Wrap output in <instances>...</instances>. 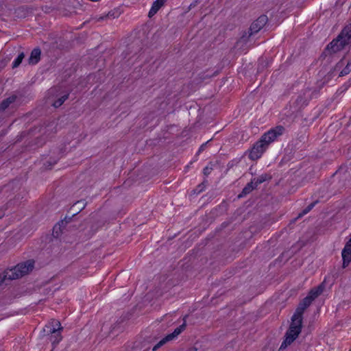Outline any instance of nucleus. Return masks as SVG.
<instances>
[{
  "label": "nucleus",
  "instance_id": "8",
  "mask_svg": "<svg viewBox=\"0 0 351 351\" xmlns=\"http://www.w3.org/2000/svg\"><path fill=\"white\" fill-rule=\"evenodd\" d=\"M181 328H176L174 331L167 335L165 337H164L162 339H161L153 348V350L155 351L158 348H159L160 346H163L165 343H166L167 341H169L172 339H173L176 337H177L178 335L181 333Z\"/></svg>",
  "mask_w": 351,
  "mask_h": 351
},
{
  "label": "nucleus",
  "instance_id": "6",
  "mask_svg": "<svg viewBox=\"0 0 351 351\" xmlns=\"http://www.w3.org/2000/svg\"><path fill=\"white\" fill-rule=\"evenodd\" d=\"M267 16L266 15H261L256 21H254L250 27V36L258 32L267 23Z\"/></svg>",
  "mask_w": 351,
  "mask_h": 351
},
{
  "label": "nucleus",
  "instance_id": "12",
  "mask_svg": "<svg viewBox=\"0 0 351 351\" xmlns=\"http://www.w3.org/2000/svg\"><path fill=\"white\" fill-rule=\"evenodd\" d=\"M16 97L15 95H12L3 100L0 104V112L5 110L8 106L15 101Z\"/></svg>",
  "mask_w": 351,
  "mask_h": 351
},
{
  "label": "nucleus",
  "instance_id": "4",
  "mask_svg": "<svg viewBox=\"0 0 351 351\" xmlns=\"http://www.w3.org/2000/svg\"><path fill=\"white\" fill-rule=\"evenodd\" d=\"M351 43V23L346 26L339 36L327 45L326 50L336 53Z\"/></svg>",
  "mask_w": 351,
  "mask_h": 351
},
{
  "label": "nucleus",
  "instance_id": "24",
  "mask_svg": "<svg viewBox=\"0 0 351 351\" xmlns=\"http://www.w3.org/2000/svg\"><path fill=\"white\" fill-rule=\"evenodd\" d=\"M345 62L343 61V60H341L336 65L335 69V70H339L341 68V66H343L344 65Z\"/></svg>",
  "mask_w": 351,
  "mask_h": 351
},
{
  "label": "nucleus",
  "instance_id": "11",
  "mask_svg": "<svg viewBox=\"0 0 351 351\" xmlns=\"http://www.w3.org/2000/svg\"><path fill=\"white\" fill-rule=\"evenodd\" d=\"M165 3V2L163 0H156L153 3L152 6L148 13V16L151 18L154 16Z\"/></svg>",
  "mask_w": 351,
  "mask_h": 351
},
{
  "label": "nucleus",
  "instance_id": "22",
  "mask_svg": "<svg viewBox=\"0 0 351 351\" xmlns=\"http://www.w3.org/2000/svg\"><path fill=\"white\" fill-rule=\"evenodd\" d=\"M64 224V221H61L60 222H59L58 224H56L54 227H53V234H56V237L58 236V231H57V229H60V227L62 225Z\"/></svg>",
  "mask_w": 351,
  "mask_h": 351
},
{
  "label": "nucleus",
  "instance_id": "20",
  "mask_svg": "<svg viewBox=\"0 0 351 351\" xmlns=\"http://www.w3.org/2000/svg\"><path fill=\"white\" fill-rule=\"evenodd\" d=\"M315 205V202L309 204L305 209L303 210L302 213L299 215V217L307 214L314 207Z\"/></svg>",
  "mask_w": 351,
  "mask_h": 351
},
{
  "label": "nucleus",
  "instance_id": "7",
  "mask_svg": "<svg viewBox=\"0 0 351 351\" xmlns=\"http://www.w3.org/2000/svg\"><path fill=\"white\" fill-rule=\"evenodd\" d=\"M343 267L346 268L351 262V238L346 243L342 252Z\"/></svg>",
  "mask_w": 351,
  "mask_h": 351
},
{
  "label": "nucleus",
  "instance_id": "13",
  "mask_svg": "<svg viewBox=\"0 0 351 351\" xmlns=\"http://www.w3.org/2000/svg\"><path fill=\"white\" fill-rule=\"evenodd\" d=\"M323 291V287L322 285H319L316 288L312 289L310 292L308 294V296H309L313 300H314L315 298H317Z\"/></svg>",
  "mask_w": 351,
  "mask_h": 351
},
{
  "label": "nucleus",
  "instance_id": "29",
  "mask_svg": "<svg viewBox=\"0 0 351 351\" xmlns=\"http://www.w3.org/2000/svg\"><path fill=\"white\" fill-rule=\"evenodd\" d=\"M200 150H203L202 146V147H200L199 151H200Z\"/></svg>",
  "mask_w": 351,
  "mask_h": 351
},
{
  "label": "nucleus",
  "instance_id": "5",
  "mask_svg": "<svg viewBox=\"0 0 351 351\" xmlns=\"http://www.w3.org/2000/svg\"><path fill=\"white\" fill-rule=\"evenodd\" d=\"M47 331L52 335L51 340L53 344H58L62 339L60 331L62 330L61 324L58 320H52L49 324L45 326Z\"/></svg>",
  "mask_w": 351,
  "mask_h": 351
},
{
  "label": "nucleus",
  "instance_id": "31",
  "mask_svg": "<svg viewBox=\"0 0 351 351\" xmlns=\"http://www.w3.org/2000/svg\"><path fill=\"white\" fill-rule=\"evenodd\" d=\"M349 351H351V348L350 349V350H349Z\"/></svg>",
  "mask_w": 351,
  "mask_h": 351
},
{
  "label": "nucleus",
  "instance_id": "28",
  "mask_svg": "<svg viewBox=\"0 0 351 351\" xmlns=\"http://www.w3.org/2000/svg\"><path fill=\"white\" fill-rule=\"evenodd\" d=\"M200 150H203L202 146V147H200L199 151H200Z\"/></svg>",
  "mask_w": 351,
  "mask_h": 351
},
{
  "label": "nucleus",
  "instance_id": "3",
  "mask_svg": "<svg viewBox=\"0 0 351 351\" xmlns=\"http://www.w3.org/2000/svg\"><path fill=\"white\" fill-rule=\"evenodd\" d=\"M298 313L295 311L291 317V323L285 334V339L280 346V349H284L293 343L301 332L303 314Z\"/></svg>",
  "mask_w": 351,
  "mask_h": 351
},
{
  "label": "nucleus",
  "instance_id": "15",
  "mask_svg": "<svg viewBox=\"0 0 351 351\" xmlns=\"http://www.w3.org/2000/svg\"><path fill=\"white\" fill-rule=\"evenodd\" d=\"M254 189H256L255 186L252 184V182L248 183L243 189L241 194L239 195V197H242L243 195H245L248 193H250L251 191H252Z\"/></svg>",
  "mask_w": 351,
  "mask_h": 351
},
{
  "label": "nucleus",
  "instance_id": "30",
  "mask_svg": "<svg viewBox=\"0 0 351 351\" xmlns=\"http://www.w3.org/2000/svg\"><path fill=\"white\" fill-rule=\"evenodd\" d=\"M165 2L167 1V0H163Z\"/></svg>",
  "mask_w": 351,
  "mask_h": 351
},
{
  "label": "nucleus",
  "instance_id": "19",
  "mask_svg": "<svg viewBox=\"0 0 351 351\" xmlns=\"http://www.w3.org/2000/svg\"><path fill=\"white\" fill-rule=\"evenodd\" d=\"M239 162V160L237 158H234V159L229 161L227 165L228 169H230L232 167H234V166H237Z\"/></svg>",
  "mask_w": 351,
  "mask_h": 351
},
{
  "label": "nucleus",
  "instance_id": "17",
  "mask_svg": "<svg viewBox=\"0 0 351 351\" xmlns=\"http://www.w3.org/2000/svg\"><path fill=\"white\" fill-rule=\"evenodd\" d=\"M69 97V94H66V95H64L63 96H62L61 97H60L58 99H57L56 101H54V103L53 104V106L55 107V108H58L60 107V106H62L63 104V103L68 99Z\"/></svg>",
  "mask_w": 351,
  "mask_h": 351
},
{
  "label": "nucleus",
  "instance_id": "32",
  "mask_svg": "<svg viewBox=\"0 0 351 351\" xmlns=\"http://www.w3.org/2000/svg\"><path fill=\"white\" fill-rule=\"evenodd\" d=\"M350 238H351V234H350Z\"/></svg>",
  "mask_w": 351,
  "mask_h": 351
},
{
  "label": "nucleus",
  "instance_id": "27",
  "mask_svg": "<svg viewBox=\"0 0 351 351\" xmlns=\"http://www.w3.org/2000/svg\"><path fill=\"white\" fill-rule=\"evenodd\" d=\"M189 351H197V349L193 348L192 349H190Z\"/></svg>",
  "mask_w": 351,
  "mask_h": 351
},
{
  "label": "nucleus",
  "instance_id": "2",
  "mask_svg": "<svg viewBox=\"0 0 351 351\" xmlns=\"http://www.w3.org/2000/svg\"><path fill=\"white\" fill-rule=\"evenodd\" d=\"M34 267V261L28 260L24 263L18 264L13 268L5 270L1 275H0V286H1L6 280H15L18 279L26 274L33 269Z\"/></svg>",
  "mask_w": 351,
  "mask_h": 351
},
{
  "label": "nucleus",
  "instance_id": "23",
  "mask_svg": "<svg viewBox=\"0 0 351 351\" xmlns=\"http://www.w3.org/2000/svg\"><path fill=\"white\" fill-rule=\"evenodd\" d=\"M212 170V167L206 166L204 168L203 173L205 176H208L211 173Z\"/></svg>",
  "mask_w": 351,
  "mask_h": 351
},
{
  "label": "nucleus",
  "instance_id": "14",
  "mask_svg": "<svg viewBox=\"0 0 351 351\" xmlns=\"http://www.w3.org/2000/svg\"><path fill=\"white\" fill-rule=\"evenodd\" d=\"M268 179V176L267 174H263L257 178H253L251 182L256 188L259 184L264 182Z\"/></svg>",
  "mask_w": 351,
  "mask_h": 351
},
{
  "label": "nucleus",
  "instance_id": "26",
  "mask_svg": "<svg viewBox=\"0 0 351 351\" xmlns=\"http://www.w3.org/2000/svg\"><path fill=\"white\" fill-rule=\"evenodd\" d=\"M185 327H186V324L184 323L182 325H180L179 327H178V328H181V332H182L184 330Z\"/></svg>",
  "mask_w": 351,
  "mask_h": 351
},
{
  "label": "nucleus",
  "instance_id": "16",
  "mask_svg": "<svg viewBox=\"0 0 351 351\" xmlns=\"http://www.w3.org/2000/svg\"><path fill=\"white\" fill-rule=\"evenodd\" d=\"M24 57H25L24 53L23 52L20 53L18 55L17 58L13 61L12 68L14 69V68L18 67L22 62Z\"/></svg>",
  "mask_w": 351,
  "mask_h": 351
},
{
  "label": "nucleus",
  "instance_id": "1",
  "mask_svg": "<svg viewBox=\"0 0 351 351\" xmlns=\"http://www.w3.org/2000/svg\"><path fill=\"white\" fill-rule=\"evenodd\" d=\"M285 132V128L282 125L276 126L265 132L251 149L249 158L253 160H257L267 148L269 143L274 142Z\"/></svg>",
  "mask_w": 351,
  "mask_h": 351
},
{
  "label": "nucleus",
  "instance_id": "18",
  "mask_svg": "<svg viewBox=\"0 0 351 351\" xmlns=\"http://www.w3.org/2000/svg\"><path fill=\"white\" fill-rule=\"evenodd\" d=\"M350 71H351V60L347 62L346 66L340 72L339 76L341 77V76L346 75L349 74L350 73Z\"/></svg>",
  "mask_w": 351,
  "mask_h": 351
},
{
  "label": "nucleus",
  "instance_id": "9",
  "mask_svg": "<svg viewBox=\"0 0 351 351\" xmlns=\"http://www.w3.org/2000/svg\"><path fill=\"white\" fill-rule=\"evenodd\" d=\"M313 301V300L309 296L307 295L300 303L299 306H298L295 311L299 312L298 313L303 314L305 309L311 304Z\"/></svg>",
  "mask_w": 351,
  "mask_h": 351
},
{
  "label": "nucleus",
  "instance_id": "10",
  "mask_svg": "<svg viewBox=\"0 0 351 351\" xmlns=\"http://www.w3.org/2000/svg\"><path fill=\"white\" fill-rule=\"evenodd\" d=\"M41 54V51L39 48L34 49L30 54V56L29 58V63L30 64H36L40 60Z\"/></svg>",
  "mask_w": 351,
  "mask_h": 351
},
{
  "label": "nucleus",
  "instance_id": "21",
  "mask_svg": "<svg viewBox=\"0 0 351 351\" xmlns=\"http://www.w3.org/2000/svg\"><path fill=\"white\" fill-rule=\"evenodd\" d=\"M119 15H120V12H119L118 11H110L108 14V17H111V18L114 19V18L118 17Z\"/></svg>",
  "mask_w": 351,
  "mask_h": 351
},
{
  "label": "nucleus",
  "instance_id": "25",
  "mask_svg": "<svg viewBox=\"0 0 351 351\" xmlns=\"http://www.w3.org/2000/svg\"><path fill=\"white\" fill-rule=\"evenodd\" d=\"M204 183L199 184L197 186V189H198L197 193H200L201 191H202L204 190Z\"/></svg>",
  "mask_w": 351,
  "mask_h": 351
}]
</instances>
